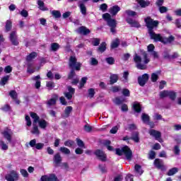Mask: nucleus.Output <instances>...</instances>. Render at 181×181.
<instances>
[{
	"label": "nucleus",
	"mask_w": 181,
	"mask_h": 181,
	"mask_svg": "<svg viewBox=\"0 0 181 181\" xmlns=\"http://www.w3.org/2000/svg\"><path fill=\"white\" fill-rule=\"evenodd\" d=\"M83 129L86 132H91V131H93V127L88 124H85Z\"/></svg>",
	"instance_id": "nucleus-59"
},
{
	"label": "nucleus",
	"mask_w": 181,
	"mask_h": 181,
	"mask_svg": "<svg viewBox=\"0 0 181 181\" xmlns=\"http://www.w3.org/2000/svg\"><path fill=\"white\" fill-rule=\"evenodd\" d=\"M134 170L136 173H139V175H142L144 173V170H142V166H141L139 164H136L134 165Z\"/></svg>",
	"instance_id": "nucleus-33"
},
{
	"label": "nucleus",
	"mask_w": 181,
	"mask_h": 181,
	"mask_svg": "<svg viewBox=\"0 0 181 181\" xmlns=\"http://www.w3.org/2000/svg\"><path fill=\"white\" fill-rule=\"evenodd\" d=\"M94 155L96 156V158L101 160V162H106L107 161V154L104 152V151L101 149H96L94 151Z\"/></svg>",
	"instance_id": "nucleus-7"
},
{
	"label": "nucleus",
	"mask_w": 181,
	"mask_h": 181,
	"mask_svg": "<svg viewBox=\"0 0 181 181\" xmlns=\"http://www.w3.org/2000/svg\"><path fill=\"white\" fill-rule=\"evenodd\" d=\"M125 13L127 15V16H132L134 18V16H136V12L132 11V10H126Z\"/></svg>",
	"instance_id": "nucleus-47"
},
{
	"label": "nucleus",
	"mask_w": 181,
	"mask_h": 181,
	"mask_svg": "<svg viewBox=\"0 0 181 181\" xmlns=\"http://www.w3.org/2000/svg\"><path fill=\"white\" fill-rule=\"evenodd\" d=\"M137 81L141 87H144L145 84L149 81V74H144L137 78Z\"/></svg>",
	"instance_id": "nucleus-8"
},
{
	"label": "nucleus",
	"mask_w": 181,
	"mask_h": 181,
	"mask_svg": "<svg viewBox=\"0 0 181 181\" xmlns=\"http://www.w3.org/2000/svg\"><path fill=\"white\" fill-rule=\"evenodd\" d=\"M78 32L80 35H83V36H87V35H90V33H91V30H90V29L83 25L78 28Z\"/></svg>",
	"instance_id": "nucleus-15"
},
{
	"label": "nucleus",
	"mask_w": 181,
	"mask_h": 181,
	"mask_svg": "<svg viewBox=\"0 0 181 181\" xmlns=\"http://www.w3.org/2000/svg\"><path fill=\"white\" fill-rule=\"evenodd\" d=\"M9 39L13 46L19 45V41L18 40V35H16V31H12L10 33Z\"/></svg>",
	"instance_id": "nucleus-11"
},
{
	"label": "nucleus",
	"mask_w": 181,
	"mask_h": 181,
	"mask_svg": "<svg viewBox=\"0 0 181 181\" xmlns=\"http://www.w3.org/2000/svg\"><path fill=\"white\" fill-rule=\"evenodd\" d=\"M103 18L106 21L107 26L110 28V32L112 35L117 33V20L112 18L111 15L108 13L103 15Z\"/></svg>",
	"instance_id": "nucleus-3"
},
{
	"label": "nucleus",
	"mask_w": 181,
	"mask_h": 181,
	"mask_svg": "<svg viewBox=\"0 0 181 181\" xmlns=\"http://www.w3.org/2000/svg\"><path fill=\"white\" fill-rule=\"evenodd\" d=\"M11 30H12V21L7 20L6 21L5 32L8 33V32H11Z\"/></svg>",
	"instance_id": "nucleus-23"
},
{
	"label": "nucleus",
	"mask_w": 181,
	"mask_h": 181,
	"mask_svg": "<svg viewBox=\"0 0 181 181\" xmlns=\"http://www.w3.org/2000/svg\"><path fill=\"white\" fill-rule=\"evenodd\" d=\"M33 130L31 131V134H33L34 135H39L40 134V131H39V127L37 125L35 124V122H33Z\"/></svg>",
	"instance_id": "nucleus-31"
},
{
	"label": "nucleus",
	"mask_w": 181,
	"mask_h": 181,
	"mask_svg": "<svg viewBox=\"0 0 181 181\" xmlns=\"http://www.w3.org/2000/svg\"><path fill=\"white\" fill-rule=\"evenodd\" d=\"M76 144L79 148H84L86 146L84 141L79 138H76Z\"/></svg>",
	"instance_id": "nucleus-50"
},
{
	"label": "nucleus",
	"mask_w": 181,
	"mask_h": 181,
	"mask_svg": "<svg viewBox=\"0 0 181 181\" xmlns=\"http://www.w3.org/2000/svg\"><path fill=\"white\" fill-rule=\"evenodd\" d=\"M27 73H30V74H33V73H35V69H32V64H29L28 65Z\"/></svg>",
	"instance_id": "nucleus-61"
},
{
	"label": "nucleus",
	"mask_w": 181,
	"mask_h": 181,
	"mask_svg": "<svg viewBox=\"0 0 181 181\" xmlns=\"http://www.w3.org/2000/svg\"><path fill=\"white\" fill-rule=\"evenodd\" d=\"M30 115L33 118L34 123L36 124L38 122V125L41 129H46L47 128V125H49L47 121L43 119L40 120V117L35 112H30Z\"/></svg>",
	"instance_id": "nucleus-5"
},
{
	"label": "nucleus",
	"mask_w": 181,
	"mask_h": 181,
	"mask_svg": "<svg viewBox=\"0 0 181 181\" xmlns=\"http://www.w3.org/2000/svg\"><path fill=\"white\" fill-rule=\"evenodd\" d=\"M153 165L156 168V169H159L160 170H162L163 172L166 170V166H165L163 160H162V159L156 158L154 160Z\"/></svg>",
	"instance_id": "nucleus-10"
},
{
	"label": "nucleus",
	"mask_w": 181,
	"mask_h": 181,
	"mask_svg": "<svg viewBox=\"0 0 181 181\" xmlns=\"http://www.w3.org/2000/svg\"><path fill=\"white\" fill-rule=\"evenodd\" d=\"M79 8H80V11L81 13H82V15H87V7H86V4H84V3H81L78 5Z\"/></svg>",
	"instance_id": "nucleus-28"
},
{
	"label": "nucleus",
	"mask_w": 181,
	"mask_h": 181,
	"mask_svg": "<svg viewBox=\"0 0 181 181\" xmlns=\"http://www.w3.org/2000/svg\"><path fill=\"white\" fill-rule=\"evenodd\" d=\"M64 145L65 146H68V148H74L76 146V142L73 140H66L64 143Z\"/></svg>",
	"instance_id": "nucleus-29"
},
{
	"label": "nucleus",
	"mask_w": 181,
	"mask_h": 181,
	"mask_svg": "<svg viewBox=\"0 0 181 181\" xmlns=\"http://www.w3.org/2000/svg\"><path fill=\"white\" fill-rule=\"evenodd\" d=\"M25 121L27 127H32V120H30V117L29 115H25Z\"/></svg>",
	"instance_id": "nucleus-57"
},
{
	"label": "nucleus",
	"mask_w": 181,
	"mask_h": 181,
	"mask_svg": "<svg viewBox=\"0 0 181 181\" xmlns=\"http://www.w3.org/2000/svg\"><path fill=\"white\" fill-rule=\"evenodd\" d=\"M139 5H140L141 8H146V6H149L151 5L150 1L145 0H137Z\"/></svg>",
	"instance_id": "nucleus-21"
},
{
	"label": "nucleus",
	"mask_w": 181,
	"mask_h": 181,
	"mask_svg": "<svg viewBox=\"0 0 181 181\" xmlns=\"http://www.w3.org/2000/svg\"><path fill=\"white\" fill-rule=\"evenodd\" d=\"M133 109L135 112H137V114H139V112H142V107H141V104L139 103H134L133 105Z\"/></svg>",
	"instance_id": "nucleus-30"
},
{
	"label": "nucleus",
	"mask_w": 181,
	"mask_h": 181,
	"mask_svg": "<svg viewBox=\"0 0 181 181\" xmlns=\"http://www.w3.org/2000/svg\"><path fill=\"white\" fill-rule=\"evenodd\" d=\"M166 97H169L168 90H163L160 93V98H166Z\"/></svg>",
	"instance_id": "nucleus-49"
},
{
	"label": "nucleus",
	"mask_w": 181,
	"mask_h": 181,
	"mask_svg": "<svg viewBox=\"0 0 181 181\" xmlns=\"http://www.w3.org/2000/svg\"><path fill=\"white\" fill-rule=\"evenodd\" d=\"M88 95L90 98H94V95H95V90L93 88L88 89Z\"/></svg>",
	"instance_id": "nucleus-42"
},
{
	"label": "nucleus",
	"mask_w": 181,
	"mask_h": 181,
	"mask_svg": "<svg viewBox=\"0 0 181 181\" xmlns=\"http://www.w3.org/2000/svg\"><path fill=\"white\" fill-rule=\"evenodd\" d=\"M122 93L124 97H130L131 96V91H129L128 88H123Z\"/></svg>",
	"instance_id": "nucleus-48"
},
{
	"label": "nucleus",
	"mask_w": 181,
	"mask_h": 181,
	"mask_svg": "<svg viewBox=\"0 0 181 181\" xmlns=\"http://www.w3.org/2000/svg\"><path fill=\"white\" fill-rule=\"evenodd\" d=\"M59 98V96L57 95H55V97L53 98L49 99L47 101L48 105H55L56 101H57V99Z\"/></svg>",
	"instance_id": "nucleus-37"
},
{
	"label": "nucleus",
	"mask_w": 181,
	"mask_h": 181,
	"mask_svg": "<svg viewBox=\"0 0 181 181\" xmlns=\"http://www.w3.org/2000/svg\"><path fill=\"white\" fill-rule=\"evenodd\" d=\"M20 173L23 177H29V173L25 169H20Z\"/></svg>",
	"instance_id": "nucleus-53"
},
{
	"label": "nucleus",
	"mask_w": 181,
	"mask_h": 181,
	"mask_svg": "<svg viewBox=\"0 0 181 181\" xmlns=\"http://www.w3.org/2000/svg\"><path fill=\"white\" fill-rule=\"evenodd\" d=\"M35 57H37V53L33 52L26 57L25 60L26 62H32V60H33V59H35Z\"/></svg>",
	"instance_id": "nucleus-27"
},
{
	"label": "nucleus",
	"mask_w": 181,
	"mask_h": 181,
	"mask_svg": "<svg viewBox=\"0 0 181 181\" xmlns=\"http://www.w3.org/2000/svg\"><path fill=\"white\" fill-rule=\"evenodd\" d=\"M59 151L62 153H64V155H70L71 153L70 149L66 147H60Z\"/></svg>",
	"instance_id": "nucleus-44"
},
{
	"label": "nucleus",
	"mask_w": 181,
	"mask_h": 181,
	"mask_svg": "<svg viewBox=\"0 0 181 181\" xmlns=\"http://www.w3.org/2000/svg\"><path fill=\"white\" fill-rule=\"evenodd\" d=\"M46 86L49 90H52V88H54V87H56V84H54V82L49 81L47 83Z\"/></svg>",
	"instance_id": "nucleus-54"
},
{
	"label": "nucleus",
	"mask_w": 181,
	"mask_h": 181,
	"mask_svg": "<svg viewBox=\"0 0 181 181\" xmlns=\"http://www.w3.org/2000/svg\"><path fill=\"white\" fill-rule=\"evenodd\" d=\"M6 180L7 181H16L19 180V174L16 170L10 171V173L6 175Z\"/></svg>",
	"instance_id": "nucleus-9"
},
{
	"label": "nucleus",
	"mask_w": 181,
	"mask_h": 181,
	"mask_svg": "<svg viewBox=\"0 0 181 181\" xmlns=\"http://www.w3.org/2000/svg\"><path fill=\"white\" fill-rule=\"evenodd\" d=\"M93 46H98L100 45V39L99 38H94L92 41Z\"/></svg>",
	"instance_id": "nucleus-63"
},
{
	"label": "nucleus",
	"mask_w": 181,
	"mask_h": 181,
	"mask_svg": "<svg viewBox=\"0 0 181 181\" xmlns=\"http://www.w3.org/2000/svg\"><path fill=\"white\" fill-rule=\"evenodd\" d=\"M149 134L151 136H153L155 138V139H156V141H158V139H160V138H162V133H160V132L156 131L155 129H151L149 131Z\"/></svg>",
	"instance_id": "nucleus-16"
},
{
	"label": "nucleus",
	"mask_w": 181,
	"mask_h": 181,
	"mask_svg": "<svg viewBox=\"0 0 181 181\" xmlns=\"http://www.w3.org/2000/svg\"><path fill=\"white\" fill-rule=\"evenodd\" d=\"M177 172H179V168L174 167V168L170 169L167 172L166 175H167V176H173L174 175H176V173H177Z\"/></svg>",
	"instance_id": "nucleus-25"
},
{
	"label": "nucleus",
	"mask_w": 181,
	"mask_h": 181,
	"mask_svg": "<svg viewBox=\"0 0 181 181\" xmlns=\"http://www.w3.org/2000/svg\"><path fill=\"white\" fill-rule=\"evenodd\" d=\"M134 63H136V68L139 70H146L147 67L146 65L141 64L142 62V58L138 55V54H135L133 58Z\"/></svg>",
	"instance_id": "nucleus-6"
},
{
	"label": "nucleus",
	"mask_w": 181,
	"mask_h": 181,
	"mask_svg": "<svg viewBox=\"0 0 181 181\" xmlns=\"http://www.w3.org/2000/svg\"><path fill=\"white\" fill-rule=\"evenodd\" d=\"M119 76L117 74H112L110 76V86H112L113 84H115L118 81Z\"/></svg>",
	"instance_id": "nucleus-19"
},
{
	"label": "nucleus",
	"mask_w": 181,
	"mask_h": 181,
	"mask_svg": "<svg viewBox=\"0 0 181 181\" xmlns=\"http://www.w3.org/2000/svg\"><path fill=\"white\" fill-rule=\"evenodd\" d=\"M158 7H159L160 13H166V12H168V7L164 6H160Z\"/></svg>",
	"instance_id": "nucleus-56"
},
{
	"label": "nucleus",
	"mask_w": 181,
	"mask_h": 181,
	"mask_svg": "<svg viewBox=\"0 0 181 181\" xmlns=\"http://www.w3.org/2000/svg\"><path fill=\"white\" fill-rule=\"evenodd\" d=\"M98 60L94 57L90 58V66H98Z\"/></svg>",
	"instance_id": "nucleus-58"
},
{
	"label": "nucleus",
	"mask_w": 181,
	"mask_h": 181,
	"mask_svg": "<svg viewBox=\"0 0 181 181\" xmlns=\"http://www.w3.org/2000/svg\"><path fill=\"white\" fill-rule=\"evenodd\" d=\"M126 181H134V175L128 174L125 177Z\"/></svg>",
	"instance_id": "nucleus-64"
},
{
	"label": "nucleus",
	"mask_w": 181,
	"mask_h": 181,
	"mask_svg": "<svg viewBox=\"0 0 181 181\" xmlns=\"http://www.w3.org/2000/svg\"><path fill=\"white\" fill-rule=\"evenodd\" d=\"M144 22L148 29V33L150 36V38L152 40H154V42H160L164 45H167V43H172V42L175 41V37H173V35H170L167 38H163L160 34H156L153 32V29L159 26L158 21H154L152 19V18H151V16H148L144 18Z\"/></svg>",
	"instance_id": "nucleus-1"
},
{
	"label": "nucleus",
	"mask_w": 181,
	"mask_h": 181,
	"mask_svg": "<svg viewBox=\"0 0 181 181\" xmlns=\"http://www.w3.org/2000/svg\"><path fill=\"white\" fill-rule=\"evenodd\" d=\"M119 46V40L117 38L115 41L112 42L111 44V49H117Z\"/></svg>",
	"instance_id": "nucleus-46"
},
{
	"label": "nucleus",
	"mask_w": 181,
	"mask_h": 181,
	"mask_svg": "<svg viewBox=\"0 0 181 181\" xmlns=\"http://www.w3.org/2000/svg\"><path fill=\"white\" fill-rule=\"evenodd\" d=\"M40 181H60L59 178H57V176L55 175V174H49L48 175H42L40 178Z\"/></svg>",
	"instance_id": "nucleus-13"
},
{
	"label": "nucleus",
	"mask_w": 181,
	"mask_h": 181,
	"mask_svg": "<svg viewBox=\"0 0 181 181\" xmlns=\"http://www.w3.org/2000/svg\"><path fill=\"white\" fill-rule=\"evenodd\" d=\"M37 5L40 9V11H47V8L45 7V2L41 0L37 1Z\"/></svg>",
	"instance_id": "nucleus-38"
},
{
	"label": "nucleus",
	"mask_w": 181,
	"mask_h": 181,
	"mask_svg": "<svg viewBox=\"0 0 181 181\" xmlns=\"http://www.w3.org/2000/svg\"><path fill=\"white\" fill-rule=\"evenodd\" d=\"M168 97L173 101H175V100H176V93H175L174 91H168Z\"/></svg>",
	"instance_id": "nucleus-52"
},
{
	"label": "nucleus",
	"mask_w": 181,
	"mask_h": 181,
	"mask_svg": "<svg viewBox=\"0 0 181 181\" xmlns=\"http://www.w3.org/2000/svg\"><path fill=\"white\" fill-rule=\"evenodd\" d=\"M130 139L132 141H134V142H136V144H138V142H139V132H133L132 133V136L130 137Z\"/></svg>",
	"instance_id": "nucleus-18"
},
{
	"label": "nucleus",
	"mask_w": 181,
	"mask_h": 181,
	"mask_svg": "<svg viewBox=\"0 0 181 181\" xmlns=\"http://www.w3.org/2000/svg\"><path fill=\"white\" fill-rule=\"evenodd\" d=\"M87 80H88V78H87V76L81 78L79 88H83V87H84V85L87 83Z\"/></svg>",
	"instance_id": "nucleus-41"
},
{
	"label": "nucleus",
	"mask_w": 181,
	"mask_h": 181,
	"mask_svg": "<svg viewBox=\"0 0 181 181\" xmlns=\"http://www.w3.org/2000/svg\"><path fill=\"white\" fill-rule=\"evenodd\" d=\"M141 120L144 124H147V122H149L151 121V117L148 115H146V113H143L141 115Z\"/></svg>",
	"instance_id": "nucleus-32"
},
{
	"label": "nucleus",
	"mask_w": 181,
	"mask_h": 181,
	"mask_svg": "<svg viewBox=\"0 0 181 181\" xmlns=\"http://www.w3.org/2000/svg\"><path fill=\"white\" fill-rule=\"evenodd\" d=\"M105 50H107V43L105 42H103L98 47V52L100 53H104Z\"/></svg>",
	"instance_id": "nucleus-24"
},
{
	"label": "nucleus",
	"mask_w": 181,
	"mask_h": 181,
	"mask_svg": "<svg viewBox=\"0 0 181 181\" xmlns=\"http://www.w3.org/2000/svg\"><path fill=\"white\" fill-rule=\"evenodd\" d=\"M104 146H106L107 151H114V147L111 146V141L110 140H105L103 141Z\"/></svg>",
	"instance_id": "nucleus-26"
},
{
	"label": "nucleus",
	"mask_w": 181,
	"mask_h": 181,
	"mask_svg": "<svg viewBox=\"0 0 181 181\" xmlns=\"http://www.w3.org/2000/svg\"><path fill=\"white\" fill-rule=\"evenodd\" d=\"M1 134L4 136V138H5V139H6L8 141V142H9V144H11V142H12V135H11V134H9V132L4 131Z\"/></svg>",
	"instance_id": "nucleus-22"
},
{
	"label": "nucleus",
	"mask_w": 181,
	"mask_h": 181,
	"mask_svg": "<svg viewBox=\"0 0 181 181\" xmlns=\"http://www.w3.org/2000/svg\"><path fill=\"white\" fill-rule=\"evenodd\" d=\"M9 95L12 100H16L18 98V93H16V90H11L9 92Z\"/></svg>",
	"instance_id": "nucleus-45"
},
{
	"label": "nucleus",
	"mask_w": 181,
	"mask_h": 181,
	"mask_svg": "<svg viewBox=\"0 0 181 181\" xmlns=\"http://www.w3.org/2000/svg\"><path fill=\"white\" fill-rule=\"evenodd\" d=\"M98 168H99L100 170L102 172V173H107V168H105V165L100 164L98 165Z\"/></svg>",
	"instance_id": "nucleus-62"
},
{
	"label": "nucleus",
	"mask_w": 181,
	"mask_h": 181,
	"mask_svg": "<svg viewBox=\"0 0 181 181\" xmlns=\"http://www.w3.org/2000/svg\"><path fill=\"white\" fill-rule=\"evenodd\" d=\"M105 62L107 64L112 66V64H115V59L112 57L105 58Z\"/></svg>",
	"instance_id": "nucleus-40"
},
{
	"label": "nucleus",
	"mask_w": 181,
	"mask_h": 181,
	"mask_svg": "<svg viewBox=\"0 0 181 181\" xmlns=\"http://www.w3.org/2000/svg\"><path fill=\"white\" fill-rule=\"evenodd\" d=\"M62 160H63V158H62V156L60 155V153H57L54 156V163H56V165H60Z\"/></svg>",
	"instance_id": "nucleus-20"
},
{
	"label": "nucleus",
	"mask_w": 181,
	"mask_h": 181,
	"mask_svg": "<svg viewBox=\"0 0 181 181\" xmlns=\"http://www.w3.org/2000/svg\"><path fill=\"white\" fill-rule=\"evenodd\" d=\"M111 90L112 91V93H118L121 91V86H112Z\"/></svg>",
	"instance_id": "nucleus-55"
},
{
	"label": "nucleus",
	"mask_w": 181,
	"mask_h": 181,
	"mask_svg": "<svg viewBox=\"0 0 181 181\" xmlns=\"http://www.w3.org/2000/svg\"><path fill=\"white\" fill-rule=\"evenodd\" d=\"M151 81L152 83H156L159 80V76L155 73L151 74Z\"/></svg>",
	"instance_id": "nucleus-51"
},
{
	"label": "nucleus",
	"mask_w": 181,
	"mask_h": 181,
	"mask_svg": "<svg viewBox=\"0 0 181 181\" xmlns=\"http://www.w3.org/2000/svg\"><path fill=\"white\" fill-rule=\"evenodd\" d=\"M8 81H9V76H5L3 78H1V81H0V84L1 86H5V84H6V83H8Z\"/></svg>",
	"instance_id": "nucleus-39"
},
{
	"label": "nucleus",
	"mask_w": 181,
	"mask_h": 181,
	"mask_svg": "<svg viewBox=\"0 0 181 181\" xmlns=\"http://www.w3.org/2000/svg\"><path fill=\"white\" fill-rule=\"evenodd\" d=\"M69 67L71 69L68 74V80H72L76 76V71H80L81 70V63L77 62V58L74 56L69 57Z\"/></svg>",
	"instance_id": "nucleus-2"
},
{
	"label": "nucleus",
	"mask_w": 181,
	"mask_h": 181,
	"mask_svg": "<svg viewBox=\"0 0 181 181\" xmlns=\"http://www.w3.org/2000/svg\"><path fill=\"white\" fill-rule=\"evenodd\" d=\"M119 11H121V7H119L118 5H115L110 8L109 12L111 15H112V16H115L118 12H119Z\"/></svg>",
	"instance_id": "nucleus-17"
},
{
	"label": "nucleus",
	"mask_w": 181,
	"mask_h": 181,
	"mask_svg": "<svg viewBox=\"0 0 181 181\" xmlns=\"http://www.w3.org/2000/svg\"><path fill=\"white\" fill-rule=\"evenodd\" d=\"M115 153L117 156H122L124 155L127 160H132V150L128 146H124L122 148H116Z\"/></svg>",
	"instance_id": "nucleus-4"
},
{
	"label": "nucleus",
	"mask_w": 181,
	"mask_h": 181,
	"mask_svg": "<svg viewBox=\"0 0 181 181\" xmlns=\"http://www.w3.org/2000/svg\"><path fill=\"white\" fill-rule=\"evenodd\" d=\"M60 49V45L57 42H53L51 44V50L52 52H57Z\"/></svg>",
	"instance_id": "nucleus-35"
},
{
	"label": "nucleus",
	"mask_w": 181,
	"mask_h": 181,
	"mask_svg": "<svg viewBox=\"0 0 181 181\" xmlns=\"http://www.w3.org/2000/svg\"><path fill=\"white\" fill-rule=\"evenodd\" d=\"M29 145L31 148H35V149H37V151H41V149H43V148L45 146V144H43V143H37L36 144V139L31 140L29 142Z\"/></svg>",
	"instance_id": "nucleus-12"
},
{
	"label": "nucleus",
	"mask_w": 181,
	"mask_h": 181,
	"mask_svg": "<svg viewBox=\"0 0 181 181\" xmlns=\"http://www.w3.org/2000/svg\"><path fill=\"white\" fill-rule=\"evenodd\" d=\"M71 111H73V107L71 106H67L65 108L64 114H65L66 118H69V117H70V114L71 113Z\"/></svg>",
	"instance_id": "nucleus-34"
},
{
	"label": "nucleus",
	"mask_w": 181,
	"mask_h": 181,
	"mask_svg": "<svg viewBox=\"0 0 181 181\" xmlns=\"http://www.w3.org/2000/svg\"><path fill=\"white\" fill-rule=\"evenodd\" d=\"M52 15L56 19H59V18H62V13H60L59 11H56V10L52 11Z\"/></svg>",
	"instance_id": "nucleus-43"
},
{
	"label": "nucleus",
	"mask_w": 181,
	"mask_h": 181,
	"mask_svg": "<svg viewBox=\"0 0 181 181\" xmlns=\"http://www.w3.org/2000/svg\"><path fill=\"white\" fill-rule=\"evenodd\" d=\"M20 15H21L23 18H28V16H29V12L25 9H23L21 11Z\"/></svg>",
	"instance_id": "nucleus-60"
},
{
	"label": "nucleus",
	"mask_w": 181,
	"mask_h": 181,
	"mask_svg": "<svg viewBox=\"0 0 181 181\" xmlns=\"http://www.w3.org/2000/svg\"><path fill=\"white\" fill-rule=\"evenodd\" d=\"M126 22L130 25L131 28H141V23L137 21L133 20L132 18L127 17L126 18Z\"/></svg>",
	"instance_id": "nucleus-14"
},
{
	"label": "nucleus",
	"mask_w": 181,
	"mask_h": 181,
	"mask_svg": "<svg viewBox=\"0 0 181 181\" xmlns=\"http://www.w3.org/2000/svg\"><path fill=\"white\" fill-rule=\"evenodd\" d=\"M141 54L143 56L144 64H148V63L151 62V59L148 57V53H146V52L144 51L141 53Z\"/></svg>",
	"instance_id": "nucleus-36"
}]
</instances>
